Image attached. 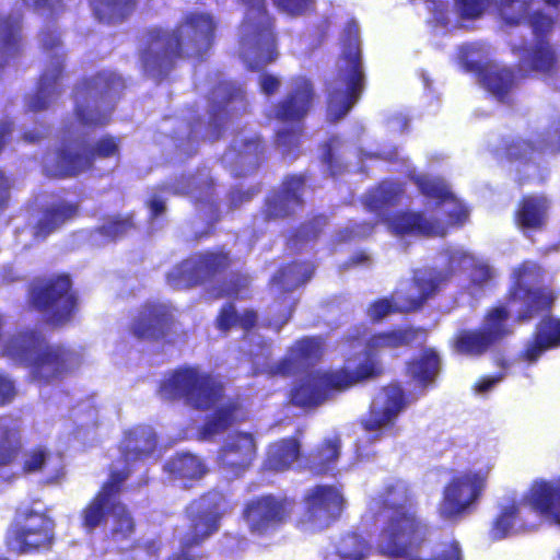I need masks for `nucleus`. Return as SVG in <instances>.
Returning <instances> with one entry per match:
<instances>
[{
    "mask_svg": "<svg viewBox=\"0 0 560 560\" xmlns=\"http://www.w3.org/2000/svg\"><path fill=\"white\" fill-rule=\"evenodd\" d=\"M217 24L207 12L189 11L173 30L154 27L148 31L140 51L143 70L159 80L165 79L183 58L203 61L215 39Z\"/></svg>",
    "mask_w": 560,
    "mask_h": 560,
    "instance_id": "obj_1",
    "label": "nucleus"
},
{
    "mask_svg": "<svg viewBox=\"0 0 560 560\" xmlns=\"http://www.w3.org/2000/svg\"><path fill=\"white\" fill-rule=\"evenodd\" d=\"M410 487L396 480L385 485L375 497L376 514L384 517L378 534L377 552L390 559H405L427 539L428 525L413 509Z\"/></svg>",
    "mask_w": 560,
    "mask_h": 560,
    "instance_id": "obj_2",
    "label": "nucleus"
},
{
    "mask_svg": "<svg viewBox=\"0 0 560 560\" xmlns=\"http://www.w3.org/2000/svg\"><path fill=\"white\" fill-rule=\"evenodd\" d=\"M2 355L30 369L32 377L49 384L66 377L80 365V355L62 343H46L36 328H24L11 335L2 347Z\"/></svg>",
    "mask_w": 560,
    "mask_h": 560,
    "instance_id": "obj_3",
    "label": "nucleus"
},
{
    "mask_svg": "<svg viewBox=\"0 0 560 560\" xmlns=\"http://www.w3.org/2000/svg\"><path fill=\"white\" fill-rule=\"evenodd\" d=\"M247 10L241 23L240 44L250 71H258L278 57L275 18L265 0H242ZM278 10L301 16L315 10V0H272Z\"/></svg>",
    "mask_w": 560,
    "mask_h": 560,
    "instance_id": "obj_4",
    "label": "nucleus"
},
{
    "mask_svg": "<svg viewBox=\"0 0 560 560\" xmlns=\"http://www.w3.org/2000/svg\"><path fill=\"white\" fill-rule=\"evenodd\" d=\"M26 307L52 328L71 325L80 311V296L67 272L34 278L27 285Z\"/></svg>",
    "mask_w": 560,
    "mask_h": 560,
    "instance_id": "obj_5",
    "label": "nucleus"
},
{
    "mask_svg": "<svg viewBox=\"0 0 560 560\" xmlns=\"http://www.w3.org/2000/svg\"><path fill=\"white\" fill-rule=\"evenodd\" d=\"M539 516H549L560 526V479L552 482L535 480L521 500L512 499L499 508L489 528V537L493 541L506 538L515 524L523 530L536 528V524L527 522L526 512Z\"/></svg>",
    "mask_w": 560,
    "mask_h": 560,
    "instance_id": "obj_6",
    "label": "nucleus"
},
{
    "mask_svg": "<svg viewBox=\"0 0 560 560\" xmlns=\"http://www.w3.org/2000/svg\"><path fill=\"white\" fill-rule=\"evenodd\" d=\"M497 156L515 166V183L523 187L532 182L534 175L544 182L541 159L560 154V119L551 121L546 128L536 131L533 138L521 136L502 137Z\"/></svg>",
    "mask_w": 560,
    "mask_h": 560,
    "instance_id": "obj_7",
    "label": "nucleus"
},
{
    "mask_svg": "<svg viewBox=\"0 0 560 560\" xmlns=\"http://www.w3.org/2000/svg\"><path fill=\"white\" fill-rule=\"evenodd\" d=\"M340 58L345 65L338 69L327 89V117L330 122L343 118L359 101L364 89L358 27L352 21L345 27Z\"/></svg>",
    "mask_w": 560,
    "mask_h": 560,
    "instance_id": "obj_8",
    "label": "nucleus"
},
{
    "mask_svg": "<svg viewBox=\"0 0 560 560\" xmlns=\"http://www.w3.org/2000/svg\"><path fill=\"white\" fill-rule=\"evenodd\" d=\"M126 88L125 80L113 71H98L83 78L73 90V115L86 128H103L112 120L115 101Z\"/></svg>",
    "mask_w": 560,
    "mask_h": 560,
    "instance_id": "obj_9",
    "label": "nucleus"
},
{
    "mask_svg": "<svg viewBox=\"0 0 560 560\" xmlns=\"http://www.w3.org/2000/svg\"><path fill=\"white\" fill-rule=\"evenodd\" d=\"M225 386L218 376L199 365L182 364L171 371L159 385V394L167 400H184L190 408L207 411L223 398Z\"/></svg>",
    "mask_w": 560,
    "mask_h": 560,
    "instance_id": "obj_10",
    "label": "nucleus"
},
{
    "mask_svg": "<svg viewBox=\"0 0 560 560\" xmlns=\"http://www.w3.org/2000/svg\"><path fill=\"white\" fill-rule=\"evenodd\" d=\"M545 269L537 261L526 259L516 266L512 282L505 292L508 305H517L514 322L525 324L552 311L559 292L549 285H532L542 281Z\"/></svg>",
    "mask_w": 560,
    "mask_h": 560,
    "instance_id": "obj_11",
    "label": "nucleus"
},
{
    "mask_svg": "<svg viewBox=\"0 0 560 560\" xmlns=\"http://www.w3.org/2000/svg\"><path fill=\"white\" fill-rule=\"evenodd\" d=\"M232 510L233 503L228 494L219 489H210L190 501L186 509L189 528L180 540L178 551L166 560H196L190 550L201 547L214 535L223 516Z\"/></svg>",
    "mask_w": 560,
    "mask_h": 560,
    "instance_id": "obj_12",
    "label": "nucleus"
},
{
    "mask_svg": "<svg viewBox=\"0 0 560 560\" xmlns=\"http://www.w3.org/2000/svg\"><path fill=\"white\" fill-rule=\"evenodd\" d=\"M419 338L423 340L427 338V330L423 327L404 326L372 332L365 339L363 359L351 368L349 363L352 357H349L341 368L345 369L353 386L378 378L385 372L380 353L384 350L410 347Z\"/></svg>",
    "mask_w": 560,
    "mask_h": 560,
    "instance_id": "obj_13",
    "label": "nucleus"
},
{
    "mask_svg": "<svg viewBox=\"0 0 560 560\" xmlns=\"http://www.w3.org/2000/svg\"><path fill=\"white\" fill-rule=\"evenodd\" d=\"M315 269L316 265L307 259H294L279 266L268 282L276 295L264 319L266 328L279 332L290 322L299 303V299L290 294L305 285L313 278Z\"/></svg>",
    "mask_w": 560,
    "mask_h": 560,
    "instance_id": "obj_14",
    "label": "nucleus"
},
{
    "mask_svg": "<svg viewBox=\"0 0 560 560\" xmlns=\"http://www.w3.org/2000/svg\"><path fill=\"white\" fill-rule=\"evenodd\" d=\"M450 278L447 272L430 269L411 278L406 292L395 290L389 296L380 298L369 304L366 315L372 323H380L392 314H407L420 311L438 294Z\"/></svg>",
    "mask_w": 560,
    "mask_h": 560,
    "instance_id": "obj_15",
    "label": "nucleus"
},
{
    "mask_svg": "<svg viewBox=\"0 0 560 560\" xmlns=\"http://www.w3.org/2000/svg\"><path fill=\"white\" fill-rule=\"evenodd\" d=\"M48 512V508L43 511L33 505L18 508L5 534L7 548L18 555L49 549L55 538V522Z\"/></svg>",
    "mask_w": 560,
    "mask_h": 560,
    "instance_id": "obj_16",
    "label": "nucleus"
},
{
    "mask_svg": "<svg viewBox=\"0 0 560 560\" xmlns=\"http://www.w3.org/2000/svg\"><path fill=\"white\" fill-rule=\"evenodd\" d=\"M489 469L465 470L450 478L442 490L438 514L444 521H458L472 513L488 487Z\"/></svg>",
    "mask_w": 560,
    "mask_h": 560,
    "instance_id": "obj_17",
    "label": "nucleus"
},
{
    "mask_svg": "<svg viewBox=\"0 0 560 560\" xmlns=\"http://www.w3.org/2000/svg\"><path fill=\"white\" fill-rule=\"evenodd\" d=\"M296 508L294 497L268 492L245 501L241 516L250 535L265 537L290 523Z\"/></svg>",
    "mask_w": 560,
    "mask_h": 560,
    "instance_id": "obj_18",
    "label": "nucleus"
},
{
    "mask_svg": "<svg viewBox=\"0 0 560 560\" xmlns=\"http://www.w3.org/2000/svg\"><path fill=\"white\" fill-rule=\"evenodd\" d=\"M233 262L231 250L224 246L197 252L174 265L166 273V282L175 290L195 288L226 272Z\"/></svg>",
    "mask_w": 560,
    "mask_h": 560,
    "instance_id": "obj_19",
    "label": "nucleus"
},
{
    "mask_svg": "<svg viewBox=\"0 0 560 560\" xmlns=\"http://www.w3.org/2000/svg\"><path fill=\"white\" fill-rule=\"evenodd\" d=\"M121 139L109 133L103 135L81 152L62 143L57 150L50 174L56 178H71L94 168L98 160L120 158Z\"/></svg>",
    "mask_w": 560,
    "mask_h": 560,
    "instance_id": "obj_20",
    "label": "nucleus"
},
{
    "mask_svg": "<svg viewBox=\"0 0 560 560\" xmlns=\"http://www.w3.org/2000/svg\"><path fill=\"white\" fill-rule=\"evenodd\" d=\"M353 384L340 366L308 374L300 380L290 390L289 400L294 407L314 409L334 395L351 389Z\"/></svg>",
    "mask_w": 560,
    "mask_h": 560,
    "instance_id": "obj_21",
    "label": "nucleus"
},
{
    "mask_svg": "<svg viewBox=\"0 0 560 560\" xmlns=\"http://www.w3.org/2000/svg\"><path fill=\"white\" fill-rule=\"evenodd\" d=\"M303 522L320 532L337 523L347 509V499L340 486L318 483L303 497Z\"/></svg>",
    "mask_w": 560,
    "mask_h": 560,
    "instance_id": "obj_22",
    "label": "nucleus"
},
{
    "mask_svg": "<svg viewBox=\"0 0 560 560\" xmlns=\"http://www.w3.org/2000/svg\"><path fill=\"white\" fill-rule=\"evenodd\" d=\"M382 394V404L373 401L360 420L361 429L371 433V442L397 436L399 432L396 425L397 418L408 404L406 393L398 382L384 386Z\"/></svg>",
    "mask_w": 560,
    "mask_h": 560,
    "instance_id": "obj_23",
    "label": "nucleus"
},
{
    "mask_svg": "<svg viewBox=\"0 0 560 560\" xmlns=\"http://www.w3.org/2000/svg\"><path fill=\"white\" fill-rule=\"evenodd\" d=\"M175 314L171 304L160 301H145L140 305L129 325V332L141 341L174 342Z\"/></svg>",
    "mask_w": 560,
    "mask_h": 560,
    "instance_id": "obj_24",
    "label": "nucleus"
},
{
    "mask_svg": "<svg viewBox=\"0 0 560 560\" xmlns=\"http://www.w3.org/2000/svg\"><path fill=\"white\" fill-rule=\"evenodd\" d=\"M215 186V180L208 174H183L159 186V190L174 196H188L196 208L209 210L213 220L219 221Z\"/></svg>",
    "mask_w": 560,
    "mask_h": 560,
    "instance_id": "obj_25",
    "label": "nucleus"
},
{
    "mask_svg": "<svg viewBox=\"0 0 560 560\" xmlns=\"http://www.w3.org/2000/svg\"><path fill=\"white\" fill-rule=\"evenodd\" d=\"M257 456V445L252 433L235 431L220 446L217 466L232 478L242 477Z\"/></svg>",
    "mask_w": 560,
    "mask_h": 560,
    "instance_id": "obj_26",
    "label": "nucleus"
},
{
    "mask_svg": "<svg viewBox=\"0 0 560 560\" xmlns=\"http://www.w3.org/2000/svg\"><path fill=\"white\" fill-rule=\"evenodd\" d=\"M325 352V339L322 336H304L295 340L287 354L269 365V373L277 376H291L317 364Z\"/></svg>",
    "mask_w": 560,
    "mask_h": 560,
    "instance_id": "obj_27",
    "label": "nucleus"
},
{
    "mask_svg": "<svg viewBox=\"0 0 560 560\" xmlns=\"http://www.w3.org/2000/svg\"><path fill=\"white\" fill-rule=\"evenodd\" d=\"M290 83V91L273 105L272 118L282 124H304L313 106L314 85L301 75L292 78Z\"/></svg>",
    "mask_w": 560,
    "mask_h": 560,
    "instance_id": "obj_28",
    "label": "nucleus"
},
{
    "mask_svg": "<svg viewBox=\"0 0 560 560\" xmlns=\"http://www.w3.org/2000/svg\"><path fill=\"white\" fill-rule=\"evenodd\" d=\"M511 51L518 57L517 69L522 77H549L559 68V55L550 40L538 38L530 43L513 45Z\"/></svg>",
    "mask_w": 560,
    "mask_h": 560,
    "instance_id": "obj_29",
    "label": "nucleus"
},
{
    "mask_svg": "<svg viewBox=\"0 0 560 560\" xmlns=\"http://www.w3.org/2000/svg\"><path fill=\"white\" fill-rule=\"evenodd\" d=\"M541 313L534 331L518 353V358L528 363H536L547 351L560 348V317Z\"/></svg>",
    "mask_w": 560,
    "mask_h": 560,
    "instance_id": "obj_30",
    "label": "nucleus"
},
{
    "mask_svg": "<svg viewBox=\"0 0 560 560\" xmlns=\"http://www.w3.org/2000/svg\"><path fill=\"white\" fill-rule=\"evenodd\" d=\"M224 156L232 164L233 177L247 176L266 161V142L260 136L235 139Z\"/></svg>",
    "mask_w": 560,
    "mask_h": 560,
    "instance_id": "obj_31",
    "label": "nucleus"
},
{
    "mask_svg": "<svg viewBox=\"0 0 560 560\" xmlns=\"http://www.w3.org/2000/svg\"><path fill=\"white\" fill-rule=\"evenodd\" d=\"M551 200L546 195H524L514 210V224L525 234L541 232L548 224Z\"/></svg>",
    "mask_w": 560,
    "mask_h": 560,
    "instance_id": "obj_32",
    "label": "nucleus"
},
{
    "mask_svg": "<svg viewBox=\"0 0 560 560\" xmlns=\"http://www.w3.org/2000/svg\"><path fill=\"white\" fill-rule=\"evenodd\" d=\"M392 231L397 235H418L424 237H444L446 229L439 219H429L420 211L399 210L389 221Z\"/></svg>",
    "mask_w": 560,
    "mask_h": 560,
    "instance_id": "obj_33",
    "label": "nucleus"
},
{
    "mask_svg": "<svg viewBox=\"0 0 560 560\" xmlns=\"http://www.w3.org/2000/svg\"><path fill=\"white\" fill-rule=\"evenodd\" d=\"M158 435L149 424H136L126 430L120 441V454L125 462H143L156 451Z\"/></svg>",
    "mask_w": 560,
    "mask_h": 560,
    "instance_id": "obj_34",
    "label": "nucleus"
},
{
    "mask_svg": "<svg viewBox=\"0 0 560 560\" xmlns=\"http://www.w3.org/2000/svg\"><path fill=\"white\" fill-rule=\"evenodd\" d=\"M497 2L498 0H456V5L462 18L475 20ZM498 11L505 24L518 25L524 18L526 8L521 0H500Z\"/></svg>",
    "mask_w": 560,
    "mask_h": 560,
    "instance_id": "obj_35",
    "label": "nucleus"
},
{
    "mask_svg": "<svg viewBox=\"0 0 560 560\" xmlns=\"http://www.w3.org/2000/svg\"><path fill=\"white\" fill-rule=\"evenodd\" d=\"M63 74V60L56 57L40 74L36 91L26 102V110L38 113L49 107L58 93L57 84Z\"/></svg>",
    "mask_w": 560,
    "mask_h": 560,
    "instance_id": "obj_36",
    "label": "nucleus"
},
{
    "mask_svg": "<svg viewBox=\"0 0 560 560\" xmlns=\"http://www.w3.org/2000/svg\"><path fill=\"white\" fill-rule=\"evenodd\" d=\"M466 68L479 75L482 86L498 101H506L515 84V74L512 69L492 68L478 62H466Z\"/></svg>",
    "mask_w": 560,
    "mask_h": 560,
    "instance_id": "obj_37",
    "label": "nucleus"
},
{
    "mask_svg": "<svg viewBox=\"0 0 560 560\" xmlns=\"http://www.w3.org/2000/svg\"><path fill=\"white\" fill-rule=\"evenodd\" d=\"M441 364L439 352L432 347H427L418 357L406 362V375L420 388L427 389L434 385L441 372Z\"/></svg>",
    "mask_w": 560,
    "mask_h": 560,
    "instance_id": "obj_38",
    "label": "nucleus"
},
{
    "mask_svg": "<svg viewBox=\"0 0 560 560\" xmlns=\"http://www.w3.org/2000/svg\"><path fill=\"white\" fill-rule=\"evenodd\" d=\"M93 19L106 26L126 23L137 11L139 0H86Z\"/></svg>",
    "mask_w": 560,
    "mask_h": 560,
    "instance_id": "obj_39",
    "label": "nucleus"
},
{
    "mask_svg": "<svg viewBox=\"0 0 560 560\" xmlns=\"http://www.w3.org/2000/svg\"><path fill=\"white\" fill-rule=\"evenodd\" d=\"M342 441L339 434L325 438L306 456V468L316 476L330 474L340 456Z\"/></svg>",
    "mask_w": 560,
    "mask_h": 560,
    "instance_id": "obj_40",
    "label": "nucleus"
},
{
    "mask_svg": "<svg viewBox=\"0 0 560 560\" xmlns=\"http://www.w3.org/2000/svg\"><path fill=\"white\" fill-rule=\"evenodd\" d=\"M78 213L77 202L61 201L46 207L34 226V237L45 240L65 223L74 219Z\"/></svg>",
    "mask_w": 560,
    "mask_h": 560,
    "instance_id": "obj_41",
    "label": "nucleus"
},
{
    "mask_svg": "<svg viewBox=\"0 0 560 560\" xmlns=\"http://www.w3.org/2000/svg\"><path fill=\"white\" fill-rule=\"evenodd\" d=\"M302 455L300 436H288L271 443L265 465L269 470L284 471L291 468Z\"/></svg>",
    "mask_w": 560,
    "mask_h": 560,
    "instance_id": "obj_42",
    "label": "nucleus"
},
{
    "mask_svg": "<svg viewBox=\"0 0 560 560\" xmlns=\"http://www.w3.org/2000/svg\"><path fill=\"white\" fill-rule=\"evenodd\" d=\"M23 51V19L21 14H0V56L16 58Z\"/></svg>",
    "mask_w": 560,
    "mask_h": 560,
    "instance_id": "obj_43",
    "label": "nucleus"
},
{
    "mask_svg": "<svg viewBox=\"0 0 560 560\" xmlns=\"http://www.w3.org/2000/svg\"><path fill=\"white\" fill-rule=\"evenodd\" d=\"M241 410L238 398H230L218 406L199 429L201 439L221 434L234 424Z\"/></svg>",
    "mask_w": 560,
    "mask_h": 560,
    "instance_id": "obj_44",
    "label": "nucleus"
},
{
    "mask_svg": "<svg viewBox=\"0 0 560 560\" xmlns=\"http://www.w3.org/2000/svg\"><path fill=\"white\" fill-rule=\"evenodd\" d=\"M495 343L482 328L462 329L452 339L454 352L479 358L486 354Z\"/></svg>",
    "mask_w": 560,
    "mask_h": 560,
    "instance_id": "obj_45",
    "label": "nucleus"
},
{
    "mask_svg": "<svg viewBox=\"0 0 560 560\" xmlns=\"http://www.w3.org/2000/svg\"><path fill=\"white\" fill-rule=\"evenodd\" d=\"M404 194L405 187L401 183L384 180L368 191L364 198V206L371 212L382 213L397 206Z\"/></svg>",
    "mask_w": 560,
    "mask_h": 560,
    "instance_id": "obj_46",
    "label": "nucleus"
},
{
    "mask_svg": "<svg viewBox=\"0 0 560 560\" xmlns=\"http://www.w3.org/2000/svg\"><path fill=\"white\" fill-rule=\"evenodd\" d=\"M244 102L243 91L228 81L219 82L210 92V118L214 124L224 120L232 103Z\"/></svg>",
    "mask_w": 560,
    "mask_h": 560,
    "instance_id": "obj_47",
    "label": "nucleus"
},
{
    "mask_svg": "<svg viewBox=\"0 0 560 560\" xmlns=\"http://www.w3.org/2000/svg\"><path fill=\"white\" fill-rule=\"evenodd\" d=\"M164 470L174 479L199 480L207 474L208 468L194 454L176 453L166 460Z\"/></svg>",
    "mask_w": 560,
    "mask_h": 560,
    "instance_id": "obj_48",
    "label": "nucleus"
},
{
    "mask_svg": "<svg viewBox=\"0 0 560 560\" xmlns=\"http://www.w3.org/2000/svg\"><path fill=\"white\" fill-rule=\"evenodd\" d=\"M257 320L258 314L255 310L246 308L242 314H238L234 304L228 302L219 308L214 326L223 334H228L234 327H240L248 332L257 325Z\"/></svg>",
    "mask_w": 560,
    "mask_h": 560,
    "instance_id": "obj_49",
    "label": "nucleus"
},
{
    "mask_svg": "<svg viewBox=\"0 0 560 560\" xmlns=\"http://www.w3.org/2000/svg\"><path fill=\"white\" fill-rule=\"evenodd\" d=\"M513 307L516 310L517 305H508L504 300V303L494 305L485 314L483 326L481 328L488 334L494 343L512 334V329L508 320L511 316L510 308Z\"/></svg>",
    "mask_w": 560,
    "mask_h": 560,
    "instance_id": "obj_50",
    "label": "nucleus"
},
{
    "mask_svg": "<svg viewBox=\"0 0 560 560\" xmlns=\"http://www.w3.org/2000/svg\"><path fill=\"white\" fill-rule=\"evenodd\" d=\"M115 504H108L102 494H94L80 512V525L91 534L97 527L105 526Z\"/></svg>",
    "mask_w": 560,
    "mask_h": 560,
    "instance_id": "obj_51",
    "label": "nucleus"
},
{
    "mask_svg": "<svg viewBox=\"0 0 560 560\" xmlns=\"http://www.w3.org/2000/svg\"><path fill=\"white\" fill-rule=\"evenodd\" d=\"M411 180L417 186L420 194L433 200L436 206L444 205V202L448 200H455V195L441 177L415 175L411 177Z\"/></svg>",
    "mask_w": 560,
    "mask_h": 560,
    "instance_id": "obj_52",
    "label": "nucleus"
},
{
    "mask_svg": "<svg viewBox=\"0 0 560 560\" xmlns=\"http://www.w3.org/2000/svg\"><path fill=\"white\" fill-rule=\"evenodd\" d=\"M370 552L369 541L354 532L343 534L336 550L339 560H365Z\"/></svg>",
    "mask_w": 560,
    "mask_h": 560,
    "instance_id": "obj_53",
    "label": "nucleus"
},
{
    "mask_svg": "<svg viewBox=\"0 0 560 560\" xmlns=\"http://www.w3.org/2000/svg\"><path fill=\"white\" fill-rule=\"evenodd\" d=\"M325 224L324 218H313L294 228L287 237V246L290 249L299 250L303 245L315 242Z\"/></svg>",
    "mask_w": 560,
    "mask_h": 560,
    "instance_id": "obj_54",
    "label": "nucleus"
},
{
    "mask_svg": "<svg viewBox=\"0 0 560 560\" xmlns=\"http://www.w3.org/2000/svg\"><path fill=\"white\" fill-rule=\"evenodd\" d=\"M296 206L279 190L271 191L265 199L261 217L265 222L283 220L294 214Z\"/></svg>",
    "mask_w": 560,
    "mask_h": 560,
    "instance_id": "obj_55",
    "label": "nucleus"
},
{
    "mask_svg": "<svg viewBox=\"0 0 560 560\" xmlns=\"http://www.w3.org/2000/svg\"><path fill=\"white\" fill-rule=\"evenodd\" d=\"M136 228L132 214L105 218L95 231L108 241L116 242Z\"/></svg>",
    "mask_w": 560,
    "mask_h": 560,
    "instance_id": "obj_56",
    "label": "nucleus"
},
{
    "mask_svg": "<svg viewBox=\"0 0 560 560\" xmlns=\"http://www.w3.org/2000/svg\"><path fill=\"white\" fill-rule=\"evenodd\" d=\"M113 528L110 534L116 539H129L136 532L135 520L127 506L118 502L113 509Z\"/></svg>",
    "mask_w": 560,
    "mask_h": 560,
    "instance_id": "obj_57",
    "label": "nucleus"
},
{
    "mask_svg": "<svg viewBox=\"0 0 560 560\" xmlns=\"http://www.w3.org/2000/svg\"><path fill=\"white\" fill-rule=\"evenodd\" d=\"M50 456L51 453L46 446L42 444L34 445L23 454L21 472L23 475L42 472L50 459Z\"/></svg>",
    "mask_w": 560,
    "mask_h": 560,
    "instance_id": "obj_58",
    "label": "nucleus"
},
{
    "mask_svg": "<svg viewBox=\"0 0 560 560\" xmlns=\"http://www.w3.org/2000/svg\"><path fill=\"white\" fill-rule=\"evenodd\" d=\"M306 184V174H289L283 177L281 186L278 190L281 194H283L288 199H290L294 203V206L302 207L304 203L303 194Z\"/></svg>",
    "mask_w": 560,
    "mask_h": 560,
    "instance_id": "obj_59",
    "label": "nucleus"
},
{
    "mask_svg": "<svg viewBox=\"0 0 560 560\" xmlns=\"http://www.w3.org/2000/svg\"><path fill=\"white\" fill-rule=\"evenodd\" d=\"M289 127L277 131L275 142L285 154L299 149L304 133V124H287Z\"/></svg>",
    "mask_w": 560,
    "mask_h": 560,
    "instance_id": "obj_60",
    "label": "nucleus"
},
{
    "mask_svg": "<svg viewBox=\"0 0 560 560\" xmlns=\"http://www.w3.org/2000/svg\"><path fill=\"white\" fill-rule=\"evenodd\" d=\"M526 24L530 27L534 39L542 38L550 40L549 37L555 28V19L542 11H534L525 18Z\"/></svg>",
    "mask_w": 560,
    "mask_h": 560,
    "instance_id": "obj_61",
    "label": "nucleus"
},
{
    "mask_svg": "<svg viewBox=\"0 0 560 560\" xmlns=\"http://www.w3.org/2000/svg\"><path fill=\"white\" fill-rule=\"evenodd\" d=\"M452 208L445 212V222L442 224L446 231L448 228H462L469 219L468 208L455 196V200L445 201Z\"/></svg>",
    "mask_w": 560,
    "mask_h": 560,
    "instance_id": "obj_62",
    "label": "nucleus"
},
{
    "mask_svg": "<svg viewBox=\"0 0 560 560\" xmlns=\"http://www.w3.org/2000/svg\"><path fill=\"white\" fill-rule=\"evenodd\" d=\"M335 142H339L338 137L334 136L323 144L322 162L326 165L330 176L337 177L345 173L346 164L332 151Z\"/></svg>",
    "mask_w": 560,
    "mask_h": 560,
    "instance_id": "obj_63",
    "label": "nucleus"
},
{
    "mask_svg": "<svg viewBox=\"0 0 560 560\" xmlns=\"http://www.w3.org/2000/svg\"><path fill=\"white\" fill-rule=\"evenodd\" d=\"M259 191V185L247 189H242L240 187L231 188L226 195L229 211H234L242 207L244 203L249 202Z\"/></svg>",
    "mask_w": 560,
    "mask_h": 560,
    "instance_id": "obj_64",
    "label": "nucleus"
}]
</instances>
